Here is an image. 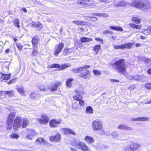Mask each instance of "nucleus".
<instances>
[{
    "label": "nucleus",
    "instance_id": "7",
    "mask_svg": "<svg viewBox=\"0 0 151 151\" xmlns=\"http://www.w3.org/2000/svg\"><path fill=\"white\" fill-rule=\"evenodd\" d=\"M93 3V1L91 0H78L77 2V4L79 5L87 6H92Z\"/></svg>",
    "mask_w": 151,
    "mask_h": 151
},
{
    "label": "nucleus",
    "instance_id": "59",
    "mask_svg": "<svg viewBox=\"0 0 151 151\" xmlns=\"http://www.w3.org/2000/svg\"><path fill=\"white\" fill-rule=\"evenodd\" d=\"M39 89L42 91H43L45 89V87L44 86L42 85H41L39 87Z\"/></svg>",
    "mask_w": 151,
    "mask_h": 151
},
{
    "label": "nucleus",
    "instance_id": "45",
    "mask_svg": "<svg viewBox=\"0 0 151 151\" xmlns=\"http://www.w3.org/2000/svg\"><path fill=\"white\" fill-rule=\"evenodd\" d=\"M17 78H15L7 82V84L10 85L14 83L17 80Z\"/></svg>",
    "mask_w": 151,
    "mask_h": 151
},
{
    "label": "nucleus",
    "instance_id": "60",
    "mask_svg": "<svg viewBox=\"0 0 151 151\" xmlns=\"http://www.w3.org/2000/svg\"><path fill=\"white\" fill-rule=\"evenodd\" d=\"M129 26L132 28H135V24H129Z\"/></svg>",
    "mask_w": 151,
    "mask_h": 151
},
{
    "label": "nucleus",
    "instance_id": "14",
    "mask_svg": "<svg viewBox=\"0 0 151 151\" xmlns=\"http://www.w3.org/2000/svg\"><path fill=\"white\" fill-rule=\"evenodd\" d=\"M11 76V74H2L1 75V82L4 81V82H6V80L10 79Z\"/></svg>",
    "mask_w": 151,
    "mask_h": 151
},
{
    "label": "nucleus",
    "instance_id": "37",
    "mask_svg": "<svg viewBox=\"0 0 151 151\" xmlns=\"http://www.w3.org/2000/svg\"><path fill=\"white\" fill-rule=\"evenodd\" d=\"M19 137V136L16 133L12 134L10 136V137L12 139H17Z\"/></svg>",
    "mask_w": 151,
    "mask_h": 151
},
{
    "label": "nucleus",
    "instance_id": "11",
    "mask_svg": "<svg viewBox=\"0 0 151 151\" xmlns=\"http://www.w3.org/2000/svg\"><path fill=\"white\" fill-rule=\"evenodd\" d=\"M61 122V120L58 119H52L49 122V124L50 127H56L58 125H59Z\"/></svg>",
    "mask_w": 151,
    "mask_h": 151
},
{
    "label": "nucleus",
    "instance_id": "17",
    "mask_svg": "<svg viewBox=\"0 0 151 151\" xmlns=\"http://www.w3.org/2000/svg\"><path fill=\"white\" fill-rule=\"evenodd\" d=\"M16 89L22 96H25L26 91L24 90L23 87H18L16 88Z\"/></svg>",
    "mask_w": 151,
    "mask_h": 151
},
{
    "label": "nucleus",
    "instance_id": "18",
    "mask_svg": "<svg viewBox=\"0 0 151 151\" xmlns=\"http://www.w3.org/2000/svg\"><path fill=\"white\" fill-rule=\"evenodd\" d=\"M132 119L134 121H148L149 119V118L148 117H140L139 118H133Z\"/></svg>",
    "mask_w": 151,
    "mask_h": 151
},
{
    "label": "nucleus",
    "instance_id": "22",
    "mask_svg": "<svg viewBox=\"0 0 151 151\" xmlns=\"http://www.w3.org/2000/svg\"><path fill=\"white\" fill-rule=\"evenodd\" d=\"M39 40V38L37 36H35L32 39V44L35 47L37 46V44L38 43Z\"/></svg>",
    "mask_w": 151,
    "mask_h": 151
},
{
    "label": "nucleus",
    "instance_id": "63",
    "mask_svg": "<svg viewBox=\"0 0 151 151\" xmlns=\"http://www.w3.org/2000/svg\"><path fill=\"white\" fill-rule=\"evenodd\" d=\"M143 60L145 61V62H149L150 61V60H149L148 59L146 58H144V59H143Z\"/></svg>",
    "mask_w": 151,
    "mask_h": 151
},
{
    "label": "nucleus",
    "instance_id": "1",
    "mask_svg": "<svg viewBox=\"0 0 151 151\" xmlns=\"http://www.w3.org/2000/svg\"><path fill=\"white\" fill-rule=\"evenodd\" d=\"M112 66L114 69L120 73L123 74L126 71V66L124 59H120L117 60Z\"/></svg>",
    "mask_w": 151,
    "mask_h": 151
},
{
    "label": "nucleus",
    "instance_id": "16",
    "mask_svg": "<svg viewBox=\"0 0 151 151\" xmlns=\"http://www.w3.org/2000/svg\"><path fill=\"white\" fill-rule=\"evenodd\" d=\"M84 73H81L79 76L83 78L84 79H86L90 77L89 75V71L87 70H85Z\"/></svg>",
    "mask_w": 151,
    "mask_h": 151
},
{
    "label": "nucleus",
    "instance_id": "9",
    "mask_svg": "<svg viewBox=\"0 0 151 151\" xmlns=\"http://www.w3.org/2000/svg\"><path fill=\"white\" fill-rule=\"evenodd\" d=\"M64 46V44L60 43L59 44L57 45L55 47V52L54 53V55L55 56H57L59 52H61Z\"/></svg>",
    "mask_w": 151,
    "mask_h": 151
},
{
    "label": "nucleus",
    "instance_id": "36",
    "mask_svg": "<svg viewBox=\"0 0 151 151\" xmlns=\"http://www.w3.org/2000/svg\"><path fill=\"white\" fill-rule=\"evenodd\" d=\"M70 65L69 64L65 63L62 65L61 66H60V70H62L63 69H65L67 67H70Z\"/></svg>",
    "mask_w": 151,
    "mask_h": 151
},
{
    "label": "nucleus",
    "instance_id": "58",
    "mask_svg": "<svg viewBox=\"0 0 151 151\" xmlns=\"http://www.w3.org/2000/svg\"><path fill=\"white\" fill-rule=\"evenodd\" d=\"M81 68H82V71L84 69H87L90 67V66L88 65H86L83 66L81 67Z\"/></svg>",
    "mask_w": 151,
    "mask_h": 151
},
{
    "label": "nucleus",
    "instance_id": "4",
    "mask_svg": "<svg viewBox=\"0 0 151 151\" xmlns=\"http://www.w3.org/2000/svg\"><path fill=\"white\" fill-rule=\"evenodd\" d=\"M127 143V145L124 148L125 151H134L137 148L140 147V145L139 144L134 143L131 141L128 142Z\"/></svg>",
    "mask_w": 151,
    "mask_h": 151
},
{
    "label": "nucleus",
    "instance_id": "43",
    "mask_svg": "<svg viewBox=\"0 0 151 151\" xmlns=\"http://www.w3.org/2000/svg\"><path fill=\"white\" fill-rule=\"evenodd\" d=\"M13 23L17 27H20V26L19 24V20L17 19H15L14 20Z\"/></svg>",
    "mask_w": 151,
    "mask_h": 151
},
{
    "label": "nucleus",
    "instance_id": "19",
    "mask_svg": "<svg viewBox=\"0 0 151 151\" xmlns=\"http://www.w3.org/2000/svg\"><path fill=\"white\" fill-rule=\"evenodd\" d=\"M73 49L74 48H71L69 49L68 48H64L63 51V54L65 55L69 54L72 52V51H71V50Z\"/></svg>",
    "mask_w": 151,
    "mask_h": 151
},
{
    "label": "nucleus",
    "instance_id": "64",
    "mask_svg": "<svg viewBox=\"0 0 151 151\" xmlns=\"http://www.w3.org/2000/svg\"><path fill=\"white\" fill-rule=\"evenodd\" d=\"M37 50H34L33 52H32V55H35L36 54H37Z\"/></svg>",
    "mask_w": 151,
    "mask_h": 151
},
{
    "label": "nucleus",
    "instance_id": "8",
    "mask_svg": "<svg viewBox=\"0 0 151 151\" xmlns=\"http://www.w3.org/2000/svg\"><path fill=\"white\" fill-rule=\"evenodd\" d=\"M22 121V119L20 116H18L16 118L13 126L14 130H16L17 128L20 127Z\"/></svg>",
    "mask_w": 151,
    "mask_h": 151
},
{
    "label": "nucleus",
    "instance_id": "46",
    "mask_svg": "<svg viewBox=\"0 0 151 151\" xmlns=\"http://www.w3.org/2000/svg\"><path fill=\"white\" fill-rule=\"evenodd\" d=\"M78 104L76 102H74L72 105V107L74 109H76L78 108Z\"/></svg>",
    "mask_w": 151,
    "mask_h": 151
},
{
    "label": "nucleus",
    "instance_id": "40",
    "mask_svg": "<svg viewBox=\"0 0 151 151\" xmlns=\"http://www.w3.org/2000/svg\"><path fill=\"white\" fill-rule=\"evenodd\" d=\"M49 89L52 91H55L57 89V86L56 84L53 85L51 87H49Z\"/></svg>",
    "mask_w": 151,
    "mask_h": 151
},
{
    "label": "nucleus",
    "instance_id": "10",
    "mask_svg": "<svg viewBox=\"0 0 151 151\" xmlns=\"http://www.w3.org/2000/svg\"><path fill=\"white\" fill-rule=\"evenodd\" d=\"M132 45V44L131 43H127L121 45H114V47L115 49H123L124 48H130L131 47Z\"/></svg>",
    "mask_w": 151,
    "mask_h": 151
},
{
    "label": "nucleus",
    "instance_id": "2",
    "mask_svg": "<svg viewBox=\"0 0 151 151\" xmlns=\"http://www.w3.org/2000/svg\"><path fill=\"white\" fill-rule=\"evenodd\" d=\"M129 5L142 10L148 9L150 7V4L149 2L144 3L139 0H132L131 2L129 4Z\"/></svg>",
    "mask_w": 151,
    "mask_h": 151
},
{
    "label": "nucleus",
    "instance_id": "13",
    "mask_svg": "<svg viewBox=\"0 0 151 151\" xmlns=\"http://www.w3.org/2000/svg\"><path fill=\"white\" fill-rule=\"evenodd\" d=\"M42 119H38V121L40 124H46L48 123L49 121V119L46 115H42Z\"/></svg>",
    "mask_w": 151,
    "mask_h": 151
},
{
    "label": "nucleus",
    "instance_id": "57",
    "mask_svg": "<svg viewBox=\"0 0 151 151\" xmlns=\"http://www.w3.org/2000/svg\"><path fill=\"white\" fill-rule=\"evenodd\" d=\"M97 18L95 17H91L90 20L93 22H95L97 20Z\"/></svg>",
    "mask_w": 151,
    "mask_h": 151
},
{
    "label": "nucleus",
    "instance_id": "6",
    "mask_svg": "<svg viewBox=\"0 0 151 151\" xmlns=\"http://www.w3.org/2000/svg\"><path fill=\"white\" fill-rule=\"evenodd\" d=\"M15 116V113L13 112L10 113L9 115L7 122V129L10 130L12 129Z\"/></svg>",
    "mask_w": 151,
    "mask_h": 151
},
{
    "label": "nucleus",
    "instance_id": "12",
    "mask_svg": "<svg viewBox=\"0 0 151 151\" xmlns=\"http://www.w3.org/2000/svg\"><path fill=\"white\" fill-rule=\"evenodd\" d=\"M61 139V136L60 134L57 133L55 136H51L50 138V140L51 142H59Z\"/></svg>",
    "mask_w": 151,
    "mask_h": 151
},
{
    "label": "nucleus",
    "instance_id": "52",
    "mask_svg": "<svg viewBox=\"0 0 151 151\" xmlns=\"http://www.w3.org/2000/svg\"><path fill=\"white\" fill-rule=\"evenodd\" d=\"M95 40L96 41H100V44H103V39L101 38H99L97 37H96L95 38Z\"/></svg>",
    "mask_w": 151,
    "mask_h": 151
},
{
    "label": "nucleus",
    "instance_id": "26",
    "mask_svg": "<svg viewBox=\"0 0 151 151\" xmlns=\"http://www.w3.org/2000/svg\"><path fill=\"white\" fill-rule=\"evenodd\" d=\"M143 32L144 34L146 35H148L151 33V26H150L147 29L143 30Z\"/></svg>",
    "mask_w": 151,
    "mask_h": 151
},
{
    "label": "nucleus",
    "instance_id": "55",
    "mask_svg": "<svg viewBox=\"0 0 151 151\" xmlns=\"http://www.w3.org/2000/svg\"><path fill=\"white\" fill-rule=\"evenodd\" d=\"M79 105L82 107H83L84 105V101L82 100H81L79 101Z\"/></svg>",
    "mask_w": 151,
    "mask_h": 151
},
{
    "label": "nucleus",
    "instance_id": "15",
    "mask_svg": "<svg viewBox=\"0 0 151 151\" xmlns=\"http://www.w3.org/2000/svg\"><path fill=\"white\" fill-rule=\"evenodd\" d=\"M118 129H125L129 131H131L133 130V128L131 127H129L125 125H120L118 127Z\"/></svg>",
    "mask_w": 151,
    "mask_h": 151
},
{
    "label": "nucleus",
    "instance_id": "41",
    "mask_svg": "<svg viewBox=\"0 0 151 151\" xmlns=\"http://www.w3.org/2000/svg\"><path fill=\"white\" fill-rule=\"evenodd\" d=\"M82 98V97L80 94L78 95V96H74L73 97V98L74 99L77 100V101H80Z\"/></svg>",
    "mask_w": 151,
    "mask_h": 151
},
{
    "label": "nucleus",
    "instance_id": "23",
    "mask_svg": "<svg viewBox=\"0 0 151 151\" xmlns=\"http://www.w3.org/2000/svg\"><path fill=\"white\" fill-rule=\"evenodd\" d=\"M73 23L79 25H86V22L81 21H75L72 22Z\"/></svg>",
    "mask_w": 151,
    "mask_h": 151
},
{
    "label": "nucleus",
    "instance_id": "39",
    "mask_svg": "<svg viewBox=\"0 0 151 151\" xmlns=\"http://www.w3.org/2000/svg\"><path fill=\"white\" fill-rule=\"evenodd\" d=\"M69 129L68 128H63L60 129V130L63 131L65 134H68Z\"/></svg>",
    "mask_w": 151,
    "mask_h": 151
},
{
    "label": "nucleus",
    "instance_id": "34",
    "mask_svg": "<svg viewBox=\"0 0 151 151\" xmlns=\"http://www.w3.org/2000/svg\"><path fill=\"white\" fill-rule=\"evenodd\" d=\"M5 94L8 95L10 96H12L14 93V91L13 90H11V91H6L5 92Z\"/></svg>",
    "mask_w": 151,
    "mask_h": 151
},
{
    "label": "nucleus",
    "instance_id": "61",
    "mask_svg": "<svg viewBox=\"0 0 151 151\" xmlns=\"http://www.w3.org/2000/svg\"><path fill=\"white\" fill-rule=\"evenodd\" d=\"M141 26L140 25H136L135 28L137 29H140L141 28Z\"/></svg>",
    "mask_w": 151,
    "mask_h": 151
},
{
    "label": "nucleus",
    "instance_id": "49",
    "mask_svg": "<svg viewBox=\"0 0 151 151\" xmlns=\"http://www.w3.org/2000/svg\"><path fill=\"white\" fill-rule=\"evenodd\" d=\"M16 46L17 48L20 50H22V46L21 43H17Z\"/></svg>",
    "mask_w": 151,
    "mask_h": 151
},
{
    "label": "nucleus",
    "instance_id": "32",
    "mask_svg": "<svg viewBox=\"0 0 151 151\" xmlns=\"http://www.w3.org/2000/svg\"><path fill=\"white\" fill-rule=\"evenodd\" d=\"M82 68L80 67V68H76L73 69H72V71L75 73H77L78 72H80L82 71Z\"/></svg>",
    "mask_w": 151,
    "mask_h": 151
},
{
    "label": "nucleus",
    "instance_id": "50",
    "mask_svg": "<svg viewBox=\"0 0 151 151\" xmlns=\"http://www.w3.org/2000/svg\"><path fill=\"white\" fill-rule=\"evenodd\" d=\"M111 135L112 137L115 138H116L118 137V134L116 132H113L111 133Z\"/></svg>",
    "mask_w": 151,
    "mask_h": 151
},
{
    "label": "nucleus",
    "instance_id": "42",
    "mask_svg": "<svg viewBox=\"0 0 151 151\" xmlns=\"http://www.w3.org/2000/svg\"><path fill=\"white\" fill-rule=\"evenodd\" d=\"M36 142L38 143H45V141L44 139L41 138H38L36 141Z\"/></svg>",
    "mask_w": 151,
    "mask_h": 151
},
{
    "label": "nucleus",
    "instance_id": "38",
    "mask_svg": "<svg viewBox=\"0 0 151 151\" xmlns=\"http://www.w3.org/2000/svg\"><path fill=\"white\" fill-rule=\"evenodd\" d=\"M132 20L133 21L135 22L136 24H139L140 22V20L136 17H133L132 18Z\"/></svg>",
    "mask_w": 151,
    "mask_h": 151
},
{
    "label": "nucleus",
    "instance_id": "24",
    "mask_svg": "<svg viewBox=\"0 0 151 151\" xmlns=\"http://www.w3.org/2000/svg\"><path fill=\"white\" fill-rule=\"evenodd\" d=\"M29 123V122L27 119L24 118L23 119L22 126L23 128H25Z\"/></svg>",
    "mask_w": 151,
    "mask_h": 151
},
{
    "label": "nucleus",
    "instance_id": "25",
    "mask_svg": "<svg viewBox=\"0 0 151 151\" xmlns=\"http://www.w3.org/2000/svg\"><path fill=\"white\" fill-rule=\"evenodd\" d=\"M110 28L111 29L120 31H122L123 30V28L119 26L114 27L113 26H110Z\"/></svg>",
    "mask_w": 151,
    "mask_h": 151
},
{
    "label": "nucleus",
    "instance_id": "27",
    "mask_svg": "<svg viewBox=\"0 0 151 151\" xmlns=\"http://www.w3.org/2000/svg\"><path fill=\"white\" fill-rule=\"evenodd\" d=\"M60 68V66L58 64H53L48 66L47 68Z\"/></svg>",
    "mask_w": 151,
    "mask_h": 151
},
{
    "label": "nucleus",
    "instance_id": "53",
    "mask_svg": "<svg viewBox=\"0 0 151 151\" xmlns=\"http://www.w3.org/2000/svg\"><path fill=\"white\" fill-rule=\"evenodd\" d=\"M120 6H125L127 4V3L124 1H120Z\"/></svg>",
    "mask_w": 151,
    "mask_h": 151
},
{
    "label": "nucleus",
    "instance_id": "28",
    "mask_svg": "<svg viewBox=\"0 0 151 151\" xmlns=\"http://www.w3.org/2000/svg\"><path fill=\"white\" fill-rule=\"evenodd\" d=\"M93 110L91 106H88L86 108V113L91 114L93 113Z\"/></svg>",
    "mask_w": 151,
    "mask_h": 151
},
{
    "label": "nucleus",
    "instance_id": "47",
    "mask_svg": "<svg viewBox=\"0 0 151 151\" xmlns=\"http://www.w3.org/2000/svg\"><path fill=\"white\" fill-rule=\"evenodd\" d=\"M93 72L94 74L95 75H99L101 74V72L99 71L96 70H93Z\"/></svg>",
    "mask_w": 151,
    "mask_h": 151
},
{
    "label": "nucleus",
    "instance_id": "21",
    "mask_svg": "<svg viewBox=\"0 0 151 151\" xmlns=\"http://www.w3.org/2000/svg\"><path fill=\"white\" fill-rule=\"evenodd\" d=\"M73 80V79L71 78H69L66 80V85L68 88H70L72 87L71 82Z\"/></svg>",
    "mask_w": 151,
    "mask_h": 151
},
{
    "label": "nucleus",
    "instance_id": "20",
    "mask_svg": "<svg viewBox=\"0 0 151 151\" xmlns=\"http://www.w3.org/2000/svg\"><path fill=\"white\" fill-rule=\"evenodd\" d=\"M84 140L85 142L88 144H92L94 141L93 138L88 136H86L84 138Z\"/></svg>",
    "mask_w": 151,
    "mask_h": 151
},
{
    "label": "nucleus",
    "instance_id": "51",
    "mask_svg": "<svg viewBox=\"0 0 151 151\" xmlns=\"http://www.w3.org/2000/svg\"><path fill=\"white\" fill-rule=\"evenodd\" d=\"M103 33L104 34L106 35L108 34H111L113 33V32L109 30H105L103 32Z\"/></svg>",
    "mask_w": 151,
    "mask_h": 151
},
{
    "label": "nucleus",
    "instance_id": "33",
    "mask_svg": "<svg viewBox=\"0 0 151 151\" xmlns=\"http://www.w3.org/2000/svg\"><path fill=\"white\" fill-rule=\"evenodd\" d=\"M101 46L100 45H98L94 46L93 48V50L96 52V54L98 53V51L99 50L101 49Z\"/></svg>",
    "mask_w": 151,
    "mask_h": 151
},
{
    "label": "nucleus",
    "instance_id": "5",
    "mask_svg": "<svg viewBox=\"0 0 151 151\" xmlns=\"http://www.w3.org/2000/svg\"><path fill=\"white\" fill-rule=\"evenodd\" d=\"M92 124L93 129L94 131L99 130V133L103 135L104 134L102 125L101 122L97 121H94Z\"/></svg>",
    "mask_w": 151,
    "mask_h": 151
},
{
    "label": "nucleus",
    "instance_id": "29",
    "mask_svg": "<svg viewBox=\"0 0 151 151\" xmlns=\"http://www.w3.org/2000/svg\"><path fill=\"white\" fill-rule=\"evenodd\" d=\"M92 39L90 38H88L86 37H83L81 39V42H87L89 41H92Z\"/></svg>",
    "mask_w": 151,
    "mask_h": 151
},
{
    "label": "nucleus",
    "instance_id": "30",
    "mask_svg": "<svg viewBox=\"0 0 151 151\" xmlns=\"http://www.w3.org/2000/svg\"><path fill=\"white\" fill-rule=\"evenodd\" d=\"M127 78L129 79H134L137 81L139 80L140 79L139 76L137 75H135L134 76H128Z\"/></svg>",
    "mask_w": 151,
    "mask_h": 151
},
{
    "label": "nucleus",
    "instance_id": "3",
    "mask_svg": "<svg viewBox=\"0 0 151 151\" xmlns=\"http://www.w3.org/2000/svg\"><path fill=\"white\" fill-rule=\"evenodd\" d=\"M72 145L76 148L79 149L83 151H91L90 149L83 142L75 141L72 144Z\"/></svg>",
    "mask_w": 151,
    "mask_h": 151
},
{
    "label": "nucleus",
    "instance_id": "44",
    "mask_svg": "<svg viewBox=\"0 0 151 151\" xmlns=\"http://www.w3.org/2000/svg\"><path fill=\"white\" fill-rule=\"evenodd\" d=\"M95 15L98 16L100 17H108V15L106 14L102 13V14H95Z\"/></svg>",
    "mask_w": 151,
    "mask_h": 151
},
{
    "label": "nucleus",
    "instance_id": "35",
    "mask_svg": "<svg viewBox=\"0 0 151 151\" xmlns=\"http://www.w3.org/2000/svg\"><path fill=\"white\" fill-rule=\"evenodd\" d=\"M30 98L32 100L37 99V94L35 93H32L30 95Z\"/></svg>",
    "mask_w": 151,
    "mask_h": 151
},
{
    "label": "nucleus",
    "instance_id": "56",
    "mask_svg": "<svg viewBox=\"0 0 151 151\" xmlns=\"http://www.w3.org/2000/svg\"><path fill=\"white\" fill-rule=\"evenodd\" d=\"M75 92L77 96H78V95L80 94L82 96V93L79 92L78 89H76L75 90Z\"/></svg>",
    "mask_w": 151,
    "mask_h": 151
},
{
    "label": "nucleus",
    "instance_id": "31",
    "mask_svg": "<svg viewBox=\"0 0 151 151\" xmlns=\"http://www.w3.org/2000/svg\"><path fill=\"white\" fill-rule=\"evenodd\" d=\"M32 26L34 27H40V26H42L41 24L39 22H33L32 23Z\"/></svg>",
    "mask_w": 151,
    "mask_h": 151
},
{
    "label": "nucleus",
    "instance_id": "48",
    "mask_svg": "<svg viewBox=\"0 0 151 151\" xmlns=\"http://www.w3.org/2000/svg\"><path fill=\"white\" fill-rule=\"evenodd\" d=\"M146 88L147 89H151V83H148L145 84Z\"/></svg>",
    "mask_w": 151,
    "mask_h": 151
},
{
    "label": "nucleus",
    "instance_id": "62",
    "mask_svg": "<svg viewBox=\"0 0 151 151\" xmlns=\"http://www.w3.org/2000/svg\"><path fill=\"white\" fill-rule=\"evenodd\" d=\"M120 2H119L118 3L115 4L114 5V6L115 7H119L120 6Z\"/></svg>",
    "mask_w": 151,
    "mask_h": 151
},
{
    "label": "nucleus",
    "instance_id": "54",
    "mask_svg": "<svg viewBox=\"0 0 151 151\" xmlns=\"http://www.w3.org/2000/svg\"><path fill=\"white\" fill-rule=\"evenodd\" d=\"M68 134H72L73 135H76V134L73 131V130L70 129H69V131L68 132Z\"/></svg>",
    "mask_w": 151,
    "mask_h": 151
}]
</instances>
